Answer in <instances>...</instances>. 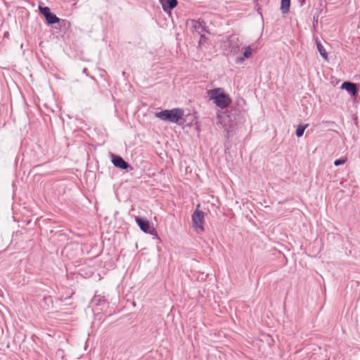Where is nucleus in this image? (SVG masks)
Instances as JSON below:
<instances>
[{"instance_id":"nucleus-8","label":"nucleus","mask_w":360,"mask_h":360,"mask_svg":"<svg viewBox=\"0 0 360 360\" xmlns=\"http://www.w3.org/2000/svg\"><path fill=\"white\" fill-rule=\"evenodd\" d=\"M162 4V7L165 11H167V8L172 10L174 8L177 4V0H160Z\"/></svg>"},{"instance_id":"nucleus-11","label":"nucleus","mask_w":360,"mask_h":360,"mask_svg":"<svg viewBox=\"0 0 360 360\" xmlns=\"http://www.w3.org/2000/svg\"><path fill=\"white\" fill-rule=\"evenodd\" d=\"M45 18L49 25H53L60 22V18L52 13H50Z\"/></svg>"},{"instance_id":"nucleus-19","label":"nucleus","mask_w":360,"mask_h":360,"mask_svg":"<svg viewBox=\"0 0 360 360\" xmlns=\"http://www.w3.org/2000/svg\"><path fill=\"white\" fill-rule=\"evenodd\" d=\"M86 69H84V73H86Z\"/></svg>"},{"instance_id":"nucleus-16","label":"nucleus","mask_w":360,"mask_h":360,"mask_svg":"<svg viewBox=\"0 0 360 360\" xmlns=\"http://www.w3.org/2000/svg\"><path fill=\"white\" fill-rule=\"evenodd\" d=\"M346 160H347V159L345 158H342L340 159L335 160L334 165L335 166L342 165L345 163Z\"/></svg>"},{"instance_id":"nucleus-1","label":"nucleus","mask_w":360,"mask_h":360,"mask_svg":"<svg viewBox=\"0 0 360 360\" xmlns=\"http://www.w3.org/2000/svg\"><path fill=\"white\" fill-rule=\"evenodd\" d=\"M208 96L210 100L221 108H225L231 103V99L229 95L224 93L221 88L211 89L208 91Z\"/></svg>"},{"instance_id":"nucleus-13","label":"nucleus","mask_w":360,"mask_h":360,"mask_svg":"<svg viewBox=\"0 0 360 360\" xmlns=\"http://www.w3.org/2000/svg\"><path fill=\"white\" fill-rule=\"evenodd\" d=\"M308 126H309L308 124H307L305 125H302V124L298 125V127H297V128L296 129V131H295L296 136L297 137H301L303 135L305 129Z\"/></svg>"},{"instance_id":"nucleus-4","label":"nucleus","mask_w":360,"mask_h":360,"mask_svg":"<svg viewBox=\"0 0 360 360\" xmlns=\"http://www.w3.org/2000/svg\"><path fill=\"white\" fill-rule=\"evenodd\" d=\"M136 221L139 225L140 229L144 233H149L152 236L157 235V231L155 229L153 226H150V222L147 219L142 217H136Z\"/></svg>"},{"instance_id":"nucleus-6","label":"nucleus","mask_w":360,"mask_h":360,"mask_svg":"<svg viewBox=\"0 0 360 360\" xmlns=\"http://www.w3.org/2000/svg\"><path fill=\"white\" fill-rule=\"evenodd\" d=\"M341 88L350 93L354 97L356 96L357 95V85L353 82H345L342 83Z\"/></svg>"},{"instance_id":"nucleus-9","label":"nucleus","mask_w":360,"mask_h":360,"mask_svg":"<svg viewBox=\"0 0 360 360\" xmlns=\"http://www.w3.org/2000/svg\"><path fill=\"white\" fill-rule=\"evenodd\" d=\"M238 39L231 37L229 40V49L231 52L237 53L240 49V44H238Z\"/></svg>"},{"instance_id":"nucleus-12","label":"nucleus","mask_w":360,"mask_h":360,"mask_svg":"<svg viewBox=\"0 0 360 360\" xmlns=\"http://www.w3.org/2000/svg\"><path fill=\"white\" fill-rule=\"evenodd\" d=\"M252 55V49L250 46H247L243 52V58H238V60L241 63L244 60L245 58H249Z\"/></svg>"},{"instance_id":"nucleus-7","label":"nucleus","mask_w":360,"mask_h":360,"mask_svg":"<svg viewBox=\"0 0 360 360\" xmlns=\"http://www.w3.org/2000/svg\"><path fill=\"white\" fill-rule=\"evenodd\" d=\"M192 28L198 34H202L206 31L205 22L199 20H192Z\"/></svg>"},{"instance_id":"nucleus-5","label":"nucleus","mask_w":360,"mask_h":360,"mask_svg":"<svg viewBox=\"0 0 360 360\" xmlns=\"http://www.w3.org/2000/svg\"><path fill=\"white\" fill-rule=\"evenodd\" d=\"M110 157L112 162L115 167L126 170L129 168L131 169H132L131 165H129L122 157L112 153L110 155Z\"/></svg>"},{"instance_id":"nucleus-2","label":"nucleus","mask_w":360,"mask_h":360,"mask_svg":"<svg viewBox=\"0 0 360 360\" xmlns=\"http://www.w3.org/2000/svg\"><path fill=\"white\" fill-rule=\"evenodd\" d=\"M183 116L184 110L181 108H173L172 110H165L155 112V117L162 120L172 123H177L183 118Z\"/></svg>"},{"instance_id":"nucleus-3","label":"nucleus","mask_w":360,"mask_h":360,"mask_svg":"<svg viewBox=\"0 0 360 360\" xmlns=\"http://www.w3.org/2000/svg\"><path fill=\"white\" fill-rule=\"evenodd\" d=\"M200 205H197L196 210L192 214V223L195 230L198 232L203 231L204 212L198 210Z\"/></svg>"},{"instance_id":"nucleus-17","label":"nucleus","mask_w":360,"mask_h":360,"mask_svg":"<svg viewBox=\"0 0 360 360\" xmlns=\"http://www.w3.org/2000/svg\"><path fill=\"white\" fill-rule=\"evenodd\" d=\"M200 34V40H199V46H202V44L206 43L207 38L203 34Z\"/></svg>"},{"instance_id":"nucleus-14","label":"nucleus","mask_w":360,"mask_h":360,"mask_svg":"<svg viewBox=\"0 0 360 360\" xmlns=\"http://www.w3.org/2000/svg\"><path fill=\"white\" fill-rule=\"evenodd\" d=\"M316 46L319 52L320 53L321 56L323 57L324 58H327V53L324 49V47L322 46V44L319 41H316Z\"/></svg>"},{"instance_id":"nucleus-20","label":"nucleus","mask_w":360,"mask_h":360,"mask_svg":"<svg viewBox=\"0 0 360 360\" xmlns=\"http://www.w3.org/2000/svg\"><path fill=\"white\" fill-rule=\"evenodd\" d=\"M86 69H84V73H86Z\"/></svg>"},{"instance_id":"nucleus-10","label":"nucleus","mask_w":360,"mask_h":360,"mask_svg":"<svg viewBox=\"0 0 360 360\" xmlns=\"http://www.w3.org/2000/svg\"><path fill=\"white\" fill-rule=\"evenodd\" d=\"M290 0H281V11L282 13L286 14L290 11Z\"/></svg>"},{"instance_id":"nucleus-18","label":"nucleus","mask_w":360,"mask_h":360,"mask_svg":"<svg viewBox=\"0 0 360 360\" xmlns=\"http://www.w3.org/2000/svg\"><path fill=\"white\" fill-rule=\"evenodd\" d=\"M319 14H314L313 17V27L316 28L318 25Z\"/></svg>"},{"instance_id":"nucleus-15","label":"nucleus","mask_w":360,"mask_h":360,"mask_svg":"<svg viewBox=\"0 0 360 360\" xmlns=\"http://www.w3.org/2000/svg\"><path fill=\"white\" fill-rule=\"evenodd\" d=\"M39 12L46 18L47 15L51 13V10L49 7H42L41 6H39Z\"/></svg>"}]
</instances>
